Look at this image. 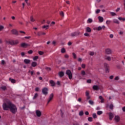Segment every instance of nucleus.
<instances>
[{
    "label": "nucleus",
    "instance_id": "obj_1",
    "mask_svg": "<svg viewBox=\"0 0 125 125\" xmlns=\"http://www.w3.org/2000/svg\"><path fill=\"white\" fill-rule=\"evenodd\" d=\"M2 108L4 111H8L10 109V110L13 114H16V112H17V107H16V106L13 104L11 102L9 101L3 104Z\"/></svg>",
    "mask_w": 125,
    "mask_h": 125
},
{
    "label": "nucleus",
    "instance_id": "obj_2",
    "mask_svg": "<svg viewBox=\"0 0 125 125\" xmlns=\"http://www.w3.org/2000/svg\"><path fill=\"white\" fill-rule=\"evenodd\" d=\"M6 43H7V44H11V45H15L16 44H18L19 43V42L18 40H16L15 41H6Z\"/></svg>",
    "mask_w": 125,
    "mask_h": 125
},
{
    "label": "nucleus",
    "instance_id": "obj_3",
    "mask_svg": "<svg viewBox=\"0 0 125 125\" xmlns=\"http://www.w3.org/2000/svg\"><path fill=\"white\" fill-rule=\"evenodd\" d=\"M80 35H81V32L76 31V32L71 33L70 36H71L72 38H74L75 37H78V36H80Z\"/></svg>",
    "mask_w": 125,
    "mask_h": 125
},
{
    "label": "nucleus",
    "instance_id": "obj_4",
    "mask_svg": "<svg viewBox=\"0 0 125 125\" xmlns=\"http://www.w3.org/2000/svg\"><path fill=\"white\" fill-rule=\"evenodd\" d=\"M65 74L68 76L69 80H72V72H71V70L69 69L67 70Z\"/></svg>",
    "mask_w": 125,
    "mask_h": 125
},
{
    "label": "nucleus",
    "instance_id": "obj_5",
    "mask_svg": "<svg viewBox=\"0 0 125 125\" xmlns=\"http://www.w3.org/2000/svg\"><path fill=\"white\" fill-rule=\"evenodd\" d=\"M48 89L46 87H44L42 89V92L44 95H47L48 93Z\"/></svg>",
    "mask_w": 125,
    "mask_h": 125
},
{
    "label": "nucleus",
    "instance_id": "obj_6",
    "mask_svg": "<svg viewBox=\"0 0 125 125\" xmlns=\"http://www.w3.org/2000/svg\"><path fill=\"white\" fill-rule=\"evenodd\" d=\"M104 68L105 69V72L106 73H109L110 69H109V64H108L107 63H104Z\"/></svg>",
    "mask_w": 125,
    "mask_h": 125
},
{
    "label": "nucleus",
    "instance_id": "obj_7",
    "mask_svg": "<svg viewBox=\"0 0 125 125\" xmlns=\"http://www.w3.org/2000/svg\"><path fill=\"white\" fill-rule=\"evenodd\" d=\"M105 54H107L108 55H110V54H112V50L110 48H106L105 50Z\"/></svg>",
    "mask_w": 125,
    "mask_h": 125
},
{
    "label": "nucleus",
    "instance_id": "obj_8",
    "mask_svg": "<svg viewBox=\"0 0 125 125\" xmlns=\"http://www.w3.org/2000/svg\"><path fill=\"white\" fill-rule=\"evenodd\" d=\"M11 33L13 35H15L16 36H18L19 35L18 31L16 29H12L11 30Z\"/></svg>",
    "mask_w": 125,
    "mask_h": 125
},
{
    "label": "nucleus",
    "instance_id": "obj_9",
    "mask_svg": "<svg viewBox=\"0 0 125 125\" xmlns=\"http://www.w3.org/2000/svg\"><path fill=\"white\" fill-rule=\"evenodd\" d=\"M36 116L38 117V118H40V117L42 116V112H41V111L39 110H36Z\"/></svg>",
    "mask_w": 125,
    "mask_h": 125
},
{
    "label": "nucleus",
    "instance_id": "obj_10",
    "mask_svg": "<svg viewBox=\"0 0 125 125\" xmlns=\"http://www.w3.org/2000/svg\"><path fill=\"white\" fill-rule=\"evenodd\" d=\"M53 96H54L53 93H52L50 95L49 100H48L47 104H48V103H49V102H50V101L52 100V98H53Z\"/></svg>",
    "mask_w": 125,
    "mask_h": 125
},
{
    "label": "nucleus",
    "instance_id": "obj_11",
    "mask_svg": "<svg viewBox=\"0 0 125 125\" xmlns=\"http://www.w3.org/2000/svg\"><path fill=\"white\" fill-rule=\"evenodd\" d=\"M21 47H27V46H30V44L23 42L21 44Z\"/></svg>",
    "mask_w": 125,
    "mask_h": 125
},
{
    "label": "nucleus",
    "instance_id": "obj_12",
    "mask_svg": "<svg viewBox=\"0 0 125 125\" xmlns=\"http://www.w3.org/2000/svg\"><path fill=\"white\" fill-rule=\"evenodd\" d=\"M93 89L94 90L98 91L99 89H100V88L99 87V86L97 85H94L93 86Z\"/></svg>",
    "mask_w": 125,
    "mask_h": 125
},
{
    "label": "nucleus",
    "instance_id": "obj_13",
    "mask_svg": "<svg viewBox=\"0 0 125 125\" xmlns=\"http://www.w3.org/2000/svg\"><path fill=\"white\" fill-rule=\"evenodd\" d=\"M98 19L99 20V21L101 22L102 23V22H103L104 21V19L103 18V17H101V16H99L98 17Z\"/></svg>",
    "mask_w": 125,
    "mask_h": 125
},
{
    "label": "nucleus",
    "instance_id": "obj_14",
    "mask_svg": "<svg viewBox=\"0 0 125 125\" xmlns=\"http://www.w3.org/2000/svg\"><path fill=\"white\" fill-rule=\"evenodd\" d=\"M109 120H112L113 119V118H114V114L112 112H110L109 113Z\"/></svg>",
    "mask_w": 125,
    "mask_h": 125
},
{
    "label": "nucleus",
    "instance_id": "obj_15",
    "mask_svg": "<svg viewBox=\"0 0 125 125\" xmlns=\"http://www.w3.org/2000/svg\"><path fill=\"white\" fill-rule=\"evenodd\" d=\"M23 62L25 63V64H29V63L31 62V60L28 59H24Z\"/></svg>",
    "mask_w": 125,
    "mask_h": 125
},
{
    "label": "nucleus",
    "instance_id": "obj_16",
    "mask_svg": "<svg viewBox=\"0 0 125 125\" xmlns=\"http://www.w3.org/2000/svg\"><path fill=\"white\" fill-rule=\"evenodd\" d=\"M42 35H46V33L42 32H39L37 33V36H38L39 37H40V36H42Z\"/></svg>",
    "mask_w": 125,
    "mask_h": 125
},
{
    "label": "nucleus",
    "instance_id": "obj_17",
    "mask_svg": "<svg viewBox=\"0 0 125 125\" xmlns=\"http://www.w3.org/2000/svg\"><path fill=\"white\" fill-rule=\"evenodd\" d=\"M50 83L51 84V86H55V83L53 80L50 81Z\"/></svg>",
    "mask_w": 125,
    "mask_h": 125
},
{
    "label": "nucleus",
    "instance_id": "obj_18",
    "mask_svg": "<svg viewBox=\"0 0 125 125\" xmlns=\"http://www.w3.org/2000/svg\"><path fill=\"white\" fill-rule=\"evenodd\" d=\"M59 76L60 78H62V77L64 76V72L63 71H61L59 73Z\"/></svg>",
    "mask_w": 125,
    "mask_h": 125
},
{
    "label": "nucleus",
    "instance_id": "obj_19",
    "mask_svg": "<svg viewBox=\"0 0 125 125\" xmlns=\"http://www.w3.org/2000/svg\"><path fill=\"white\" fill-rule=\"evenodd\" d=\"M86 33H90L91 32V29L90 27H87L86 28Z\"/></svg>",
    "mask_w": 125,
    "mask_h": 125
},
{
    "label": "nucleus",
    "instance_id": "obj_20",
    "mask_svg": "<svg viewBox=\"0 0 125 125\" xmlns=\"http://www.w3.org/2000/svg\"><path fill=\"white\" fill-rule=\"evenodd\" d=\"M113 23H115L116 24H120V21H118V20L116 19H113Z\"/></svg>",
    "mask_w": 125,
    "mask_h": 125
},
{
    "label": "nucleus",
    "instance_id": "obj_21",
    "mask_svg": "<svg viewBox=\"0 0 125 125\" xmlns=\"http://www.w3.org/2000/svg\"><path fill=\"white\" fill-rule=\"evenodd\" d=\"M37 62H33L31 63L32 67H36L37 66Z\"/></svg>",
    "mask_w": 125,
    "mask_h": 125
},
{
    "label": "nucleus",
    "instance_id": "obj_22",
    "mask_svg": "<svg viewBox=\"0 0 125 125\" xmlns=\"http://www.w3.org/2000/svg\"><path fill=\"white\" fill-rule=\"evenodd\" d=\"M115 120L116 121V122H120V117L118 116H115Z\"/></svg>",
    "mask_w": 125,
    "mask_h": 125
},
{
    "label": "nucleus",
    "instance_id": "obj_23",
    "mask_svg": "<svg viewBox=\"0 0 125 125\" xmlns=\"http://www.w3.org/2000/svg\"><path fill=\"white\" fill-rule=\"evenodd\" d=\"M9 80L10 81V82H11L12 83H15L16 82V81H15V80L14 79H12L11 78H9Z\"/></svg>",
    "mask_w": 125,
    "mask_h": 125
},
{
    "label": "nucleus",
    "instance_id": "obj_24",
    "mask_svg": "<svg viewBox=\"0 0 125 125\" xmlns=\"http://www.w3.org/2000/svg\"><path fill=\"white\" fill-rule=\"evenodd\" d=\"M118 19L120 21H123V22L125 21V18L119 17Z\"/></svg>",
    "mask_w": 125,
    "mask_h": 125
},
{
    "label": "nucleus",
    "instance_id": "obj_25",
    "mask_svg": "<svg viewBox=\"0 0 125 125\" xmlns=\"http://www.w3.org/2000/svg\"><path fill=\"white\" fill-rule=\"evenodd\" d=\"M88 103L90 104V105H94V102L92 101V100H89L88 101Z\"/></svg>",
    "mask_w": 125,
    "mask_h": 125
},
{
    "label": "nucleus",
    "instance_id": "obj_26",
    "mask_svg": "<svg viewBox=\"0 0 125 125\" xmlns=\"http://www.w3.org/2000/svg\"><path fill=\"white\" fill-rule=\"evenodd\" d=\"M49 28V25H44L42 26L43 29H45V30H47Z\"/></svg>",
    "mask_w": 125,
    "mask_h": 125
},
{
    "label": "nucleus",
    "instance_id": "obj_27",
    "mask_svg": "<svg viewBox=\"0 0 125 125\" xmlns=\"http://www.w3.org/2000/svg\"><path fill=\"white\" fill-rule=\"evenodd\" d=\"M60 15H61L62 18H64V12H63V11H61L60 12Z\"/></svg>",
    "mask_w": 125,
    "mask_h": 125
},
{
    "label": "nucleus",
    "instance_id": "obj_28",
    "mask_svg": "<svg viewBox=\"0 0 125 125\" xmlns=\"http://www.w3.org/2000/svg\"><path fill=\"white\" fill-rule=\"evenodd\" d=\"M93 21L92 20V19H88L87 21V23H92Z\"/></svg>",
    "mask_w": 125,
    "mask_h": 125
},
{
    "label": "nucleus",
    "instance_id": "obj_29",
    "mask_svg": "<svg viewBox=\"0 0 125 125\" xmlns=\"http://www.w3.org/2000/svg\"><path fill=\"white\" fill-rule=\"evenodd\" d=\"M61 52H62V53H65L66 52V50L65 49V48H62L61 49Z\"/></svg>",
    "mask_w": 125,
    "mask_h": 125
},
{
    "label": "nucleus",
    "instance_id": "obj_30",
    "mask_svg": "<svg viewBox=\"0 0 125 125\" xmlns=\"http://www.w3.org/2000/svg\"><path fill=\"white\" fill-rule=\"evenodd\" d=\"M39 59V57L38 56H35L33 58V60L34 61H37Z\"/></svg>",
    "mask_w": 125,
    "mask_h": 125
},
{
    "label": "nucleus",
    "instance_id": "obj_31",
    "mask_svg": "<svg viewBox=\"0 0 125 125\" xmlns=\"http://www.w3.org/2000/svg\"><path fill=\"white\" fill-rule=\"evenodd\" d=\"M110 14L112 16H116L117 15L116 13L113 12H110Z\"/></svg>",
    "mask_w": 125,
    "mask_h": 125
},
{
    "label": "nucleus",
    "instance_id": "obj_32",
    "mask_svg": "<svg viewBox=\"0 0 125 125\" xmlns=\"http://www.w3.org/2000/svg\"><path fill=\"white\" fill-rule=\"evenodd\" d=\"M103 113V112H102V111H98L97 112V115H102Z\"/></svg>",
    "mask_w": 125,
    "mask_h": 125
},
{
    "label": "nucleus",
    "instance_id": "obj_33",
    "mask_svg": "<svg viewBox=\"0 0 125 125\" xmlns=\"http://www.w3.org/2000/svg\"><path fill=\"white\" fill-rule=\"evenodd\" d=\"M38 93H35L34 96L33 98V100L36 99L37 98V97H38Z\"/></svg>",
    "mask_w": 125,
    "mask_h": 125
},
{
    "label": "nucleus",
    "instance_id": "obj_34",
    "mask_svg": "<svg viewBox=\"0 0 125 125\" xmlns=\"http://www.w3.org/2000/svg\"><path fill=\"white\" fill-rule=\"evenodd\" d=\"M105 59L106 60H107L108 61H111V57L110 56H107L106 57V58H105Z\"/></svg>",
    "mask_w": 125,
    "mask_h": 125
},
{
    "label": "nucleus",
    "instance_id": "obj_35",
    "mask_svg": "<svg viewBox=\"0 0 125 125\" xmlns=\"http://www.w3.org/2000/svg\"><path fill=\"white\" fill-rule=\"evenodd\" d=\"M30 21H31V22H35V21L36 20H35V19H34V18H33V16H31L30 17Z\"/></svg>",
    "mask_w": 125,
    "mask_h": 125
},
{
    "label": "nucleus",
    "instance_id": "obj_36",
    "mask_svg": "<svg viewBox=\"0 0 125 125\" xmlns=\"http://www.w3.org/2000/svg\"><path fill=\"white\" fill-rule=\"evenodd\" d=\"M79 116H83V111H81L79 112Z\"/></svg>",
    "mask_w": 125,
    "mask_h": 125
},
{
    "label": "nucleus",
    "instance_id": "obj_37",
    "mask_svg": "<svg viewBox=\"0 0 125 125\" xmlns=\"http://www.w3.org/2000/svg\"><path fill=\"white\" fill-rule=\"evenodd\" d=\"M81 75H82V76H85V71L83 70L81 72Z\"/></svg>",
    "mask_w": 125,
    "mask_h": 125
},
{
    "label": "nucleus",
    "instance_id": "obj_38",
    "mask_svg": "<svg viewBox=\"0 0 125 125\" xmlns=\"http://www.w3.org/2000/svg\"><path fill=\"white\" fill-rule=\"evenodd\" d=\"M92 119H93L92 117H88V121L89 122H92Z\"/></svg>",
    "mask_w": 125,
    "mask_h": 125
},
{
    "label": "nucleus",
    "instance_id": "obj_39",
    "mask_svg": "<svg viewBox=\"0 0 125 125\" xmlns=\"http://www.w3.org/2000/svg\"><path fill=\"white\" fill-rule=\"evenodd\" d=\"M84 36H85V37H90V35H89V34L87 33H84Z\"/></svg>",
    "mask_w": 125,
    "mask_h": 125
},
{
    "label": "nucleus",
    "instance_id": "obj_40",
    "mask_svg": "<svg viewBox=\"0 0 125 125\" xmlns=\"http://www.w3.org/2000/svg\"><path fill=\"white\" fill-rule=\"evenodd\" d=\"M1 89H3V90H5L6 89V86H2L1 87Z\"/></svg>",
    "mask_w": 125,
    "mask_h": 125
},
{
    "label": "nucleus",
    "instance_id": "obj_41",
    "mask_svg": "<svg viewBox=\"0 0 125 125\" xmlns=\"http://www.w3.org/2000/svg\"><path fill=\"white\" fill-rule=\"evenodd\" d=\"M43 52L42 51H39V54H40V55H43Z\"/></svg>",
    "mask_w": 125,
    "mask_h": 125
},
{
    "label": "nucleus",
    "instance_id": "obj_42",
    "mask_svg": "<svg viewBox=\"0 0 125 125\" xmlns=\"http://www.w3.org/2000/svg\"><path fill=\"white\" fill-rule=\"evenodd\" d=\"M93 117L94 119H96V118H97V116L96 115V113L93 114Z\"/></svg>",
    "mask_w": 125,
    "mask_h": 125
},
{
    "label": "nucleus",
    "instance_id": "obj_43",
    "mask_svg": "<svg viewBox=\"0 0 125 125\" xmlns=\"http://www.w3.org/2000/svg\"><path fill=\"white\" fill-rule=\"evenodd\" d=\"M97 29L98 30V31H101V30H102V27L101 26H99Z\"/></svg>",
    "mask_w": 125,
    "mask_h": 125
},
{
    "label": "nucleus",
    "instance_id": "obj_44",
    "mask_svg": "<svg viewBox=\"0 0 125 125\" xmlns=\"http://www.w3.org/2000/svg\"><path fill=\"white\" fill-rule=\"evenodd\" d=\"M85 95L86 96H89V92L88 91H86L85 92Z\"/></svg>",
    "mask_w": 125,
    "mask_h": 125
},
{
    "label": "nucleus",
    "instance_id": "obj_45",
    "mask_svg": "<svg viewBox=\"0 0 125 125\" xmlns=\"http://www.w3.org/2000/svg\"><path fill=\"white\" fill-rule=\"evenodd\" d=\"M4 29V27L2 25H0V31H1V30H3Z\"/></svg>",
    "mask_w": 125,
    "mask_h": 125
},
{
    "label": "nucleus",
    "instance_id": "obj_46",
    "mask_svg": "<svg viewBox=\"0 0 125 125\" xmlns=\"http://www.w3.org/2000/svg\"><path fill=\"white\" fill-rule=\"evenodd\" d=\"M96 14H98V13H100V9H97L96 11Z\"/></svg>",
    "mask_w": 125,
    "mask_h": 125
},
{
    "label": "nucleus",
    "instance_id": "obj_47",
    "mask_svg": "<svg viewBox=\"0 0 125 125\" xmlns=\"http://www.w3.org/2000/svg\"><path fill=\"white\" fill-rule=\"evenodd\" d=\"M72 55H73V58L76 59L77 58V56H76V54H75V53H72Z\"/></svg>",
    "mask_w": 125,
    "mask_h": 125
},
{
    "label": "nucleus",
    "instance_id": "obj_48",
    "mask_svg": "<svg viewBox=\"0 0 125 125\" xmlns=\"http://www.w3.org/2000/svg\"><path fill=\"white\" fill-rule=\"evenodd\" d=\"M1 64V65H4V64H5V61H4V60H2Z\"/></svg>",
    "mask_w": 125,
    "mask_h": 125
},
{
    "label": "nucleus",
    "instance_id": "obj_49",
    "mask_svg": "<svg viewBox=\"0 0 125 125\" xmlns=\"http://www.w3.org/2000/svg\"><path fill=\"white\" fill-rule=\"evenodd\" d=\"M110 109H112L113 108H114V105L112 104H111L109 106Z\"/></svg>",
    "mask_w": 125,
    "mask_h": 125
},
{
    "label": "nucleus",
    "instance_id": "obj_50",
    "mask_svg": "<svg viewBox=\"0 0 125 125\" xmlns=\"http://www.w3.org/2000/svg\"><path fill=\"white\" fill-rule=\"evenodd\" d=\"M89 54H90V55H91V56H93V55H94V52H90Z\"/></svg>",
    "mask_w": 125,
    "mask_h": 125
},
{
    "label": "nucleus",
    "instance_id": "obj_51",
    "mask_svg": "<svg viewBox=\"0 0 125 125\" xmlns=\"http://www.w3.org/2000/svg\"><path fill=\"white\" fill-rule=\"evenodd\" d=\"M110 23H111V21H106V24H107V25H109Z\"/></svg>",
    "mask_w": 125,
    "mask_h": 125
},
{
    "label": "nucleus",
    "instance_id": "obj_52",
    "mask_svg": "<svg viewBox=\"0 0 125 125\" xmlns=\"http://www.w3.org/2000/svg\"><path fill=\"white\" fill-rule=\"evenodd\" d=\"M28 53L29 54H32V53H33V50H30L28 51Z\"/></svg>",
    "mask_w": 125,
    "mask_h": 125
},
{
    "label": "nucleus",
    "instance_id": "obj_53",
    "mask_svg": "<svg viewBox=\"0 0 125 125\" xmlns=\"http://www.w3.org/2000/svg\"><path fill=\"white\" fill-rule=\"evenodd\" d=\"M87 83H91V80L89 79V80H87Z\"/></svg>",
    "mask_w": 125,
    "mask_h": 125
},
{
    "label": "nucleus",
    "instance_id": "obj_54",
    "mask_svg": "<svg viewBox=\"0 0 125 125\" xmlns=\"http://www.w3.org/2000/svg\"><path fill=\"white\" fill-rule=\"evenodd\" d=\"M115 81H119V80H120V78H119V77L117 76L115 78Z\"/></svg>",
    "mask_w": 125,
    "mask_h": 125
},
{
    "label": "nucleus",
    "instance_id": "obj_55",
    "mask_svg": "<svg viewBox=\"0 0 125 125\" xmlns=\"http://www.w3.org/2000/svg\"><path fill=\"white\" fill-rule=\"evenodd\" d=\"M46 70H47V71H51V68H50V67H46Z\"/></svg>",
    "mask_w": 125,
    "mask_h": 125
},
{
    "label": "nucleus",
    "instance_id": "obj_56",
    "mask_svg": "<svg viewBox=\"0 0 125 125\" xmlns=\"http://www.w3.org/2000/svg\"><path fill=\"white\" fill-rule=\"evenodd\" d=\"M82 67L83 68V69H84V68H85V64H82Z\"/></svg>",
    "mask_w": 125,
    "mask_h": 125
},
{
    "label": "nucleus",
    "instance_id": "obj_57",
    "mask_svg": "<svg viewBox=\"0 0 125 125\" xmlns=\"http://www.w3.org/2000/svg\"><path fill=\"white\" fill-rule=\"evenodd\" d=\"M24 39H26L27 40H29V39H31V36L25 37Z\"/></svg>",
    "mask_w": 125,
    "mask_h": 125
},
{
    "label": "nucleus",
    "instance_id": "obj_58",
    "mask_svg": "<svg viewBox=\"0 0 125 125\" xmlns=\"http://www.w3.org/2000/svg\"><path fill=\"white\" fill-rule=\"evenodd\" d=\"M85 114L86 115V116H88V115H89V113H88V111H86L85 112Z\"/></svg>",
    "mask_w": 125,
    "mask_h": 125
},
{
    "label": "nucleus",
    "instance_id": "obj_59",
    "mask_svg": "<svg viewBox=\"0 0 125 125\" xmlns=\"http://www.w3.org/2000/svg\"><path fill=\"white\" fill-rule=\"evenodd\" d=\"M86 99H87V100H88V99H90V96H86Z\"/></svg>",
    "mask_w": 125,
    "mask_h": 125
},
{
    "label": "nucleus",
    "instance_id": "obj_60",
    "mask_svg": "<svg viewBox=\"0 0 125 125\" xmlns=\"http://www.w3.org/2000/svg\"><path fill=\"white\" fill-rule=\"evenodd\" d=\"M64 57L65 58H69V56L67 54H66L64 55Z\"/></svg>",
    "mask_w": 125,
    "mask_h": 125
},
{
    "label": "nucleus",
    "instance_id": "obj_61",
    "mask_svg": "<svg viewBox=\"0 0 125 125\" xmlns=\"http://www.w3.org/2000/svg\"><path fill=\"white\" fill-rule=\"evenodd\" d=\"M40 89V88H39V87H36L35 88V91H39V90Z\"/></svg>",
    "mask_w": 125,
    "mask_h": 125
},
{
    "label": "nucleus",
    "instance_id": "obj_62",
    "mask_svg": "<svg viewBox=\"0 0 125 125\" xmlns=\"http://www.w3.org/2000/svg\"><path fill=\"white\" fill-rule=\"evenodd\" d=\"M122 110H123V112H125V106H124L122 108Z\"/></svg>",
    "mask_w": 125,
    "mask_h": 125
},
{
    "label": "nucleus",
    "instance_id": "obj_63",
    "mask_svg": "<svg viewBox=\"0 0 125 125\" xmlns=\"http://www.w3.org/2000/svg\"><path fill=\"white\" fill-rule=\"evenodd\" d=\"M73 125H80V124L78 123H74Z\"/></svg>",
    "mask_w": 125,
    "mask_h": 125
},
{
    "label": "nucleus",
    "instance_id": "obj_64",
    "mask_svg": "<svg viewBox=\"0 0 125 125\" xmlns=\"http://www.w3.org/2000/svg\"><path fill=\"white\" fill-rule=\"evenodd\" d=\"M124 10L125 11V0H124Z\"/></svg>",
    "mask_w": 125,
    "mask_h": 125
}]
</instances>
